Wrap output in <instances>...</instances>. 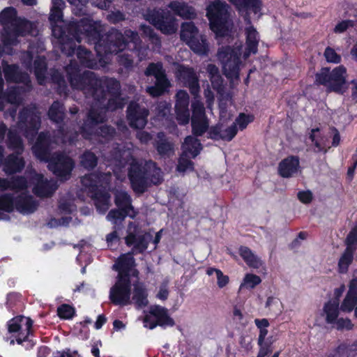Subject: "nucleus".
<instances>
[{"instance_id":"obj_61","label":"nucleus","mask_w":357,"mask_h":357,"mask_svg":"<svg viewBox=\"0 0 357 357\" xmlns=\"http://www.w3.org/2000/svg\"><path fill=\"white\" fill-rule=\"evenodd\" d=\"M137 137L139 139L140 141L143 142H146L150 139V135L145 132H139L137 134Z\"/></svg>"},{"instance_id":"obj_54","label":"nucleus","mask_w":357,"mask_h":357,"mask_svg":"<svg viewBox=\"0 0 357 357\" xmlns=\"http://www.w3.org/2000/svg\"><path fill=\"white\" fill-rule=\"evenodd\" d=\"M350 25L349 22L344 21L338 23L334 28V31L335 33H342L347 30V29Z\"/></svg>"},{"instance_id":"obj_2","label":"nucleus","mask_w":357,"mask_h":357,"mask_svg":"<svg viewBox=\"0 0 357 357\" xmlns=\"http://www.w3.org/2000/svg\"><path fill=\"white\" fill-rule=\"evenodd\" d=\"M206 16L210 27L216 38L229 36L232 30L230 20L229 6L220 0L210 2L206 7Z\"/></svg>"},{"instance_id":"obj_24","label":"nucleus","mask_w":357,"mask_h":357,"mask_svg":"<svg viewBox=\"0 0 357 357\" xmlns=\"http://www.w3.org/2000/svg\"><path fill=\"white\" fill-rule=\"evenodd\" d=\"M178 77L185 84H188L192 93L195 94L199 90L197 78L191 68L180 66L178 69Z\"/></svg>"},{"instance_id":"obj_31","label":"nucleus","mask_w":357,"mask_h":357,"mask_svg":"<svg viewBox=\"0 0 357 357\" xmlns=\"http://www.w3.org/2000/svg\"><path fill=\"white\" fill-rule=\"evenodd\" d=\"M206 70L213 89L219 92L222 84V79L219 74L218 68L213 64H208Z\"/></svg>"},{"instance_id":"obj_62","label":"nucleus","mask_w":357,"mask_h":357,"mask_svg":"<svg viewBox=\"0 0 357 357\" xmlns=\"http://www.w3.org/2000/svg\"><path fill=\"white\" fill-rule=\"evenodd\" d=\"M345 290V287L344 285H341L339 287L336 288L334 291V295L336 297L337 300L338 301V298L342 295Z\"/></svg>"},{"instance_id":"obj_32","label":"nucleus","mask_w":357,"mask_h":357,"mask_svg":"<svg viewBox=\"0 0 357 357\" xmlns=\"http://www.w3.org/2000/svg\"><path fill=\"white\" fill-rule=\"evenodd\" d=\"M24 165L22 158L11 155L5 164L4 170L8 174H12L20 171L24 167Z\"/></svg>"},{"instance_id":"obj_21","label":"nucleus","mask_w":357,"mask_h":357,"mask_svg":"<svg viewBox=\"0 0 357 357\" xmlns=\"http://www.w3.org/2000/svg\"><path fill=\"white\" fill-rule=\"evenodd\" d=\"M357 304V271H355L354 279L351 281L349 289L343 299L340 310L344 312H351Z\"/></svg>"},{"instance_id":"obj_27","label":"nucleus","mask_w":357,"mask_h":357,"mask_svg":"<svg viewBox=\"0 0 357 357\" xmlns=\"http://www.w3.org/2000/svg\"><path fill=\"white\" fill-rule=\"evenodd\" d=\"M310 138L314 145L317 148L318 151L325 150L327 146V137L319 128H314L311 130Z\"/></svg>"},{"instance_id":"obj_63","label":"nucleus","mask_w":357,"mask_h":357,"mask_svg":"<svg viewBox=\"0 0 357 357\" xmlns=\"http://www.w3.org/2000/svg\"><path fill=\"white\" fill-rule=\"evenodd\" d=\"M205 96L207 99L208 107L211 108V104L213 100V96L212 95L211 91H209V90L206 91Z\"/></svg>"},{"instance_id":"obj_60","label":"nucleus","mask_w":357,"mask_h":357,"mask_svg":"<svg viewBox=\"0 0 357 357\" xmlns=\"http://www.w3.org/2000/svg\"><path fill=\"white\" fill-rule=\"evenodd\" d=\"M105 321H106V318L104 316H102V315L98 316V319L96 320V321L95 323V327L97 329L100 328L102 327V326L105 323Z\"/></svg>"},{"instance_id":"obj_3","label":"nucleus","mask_w":357,"mask_h":357,"mask_svg":"<svg viewBox=\"0 0 357 357\" xmlns=\"http://www.w3.org/2000/svg\"><path fill=\"white\" fill-rule=\"evenodd\" d=\"M136 280L119 278L115 285L111 289L109 298L116 305H126L130 303V284L135 286L133 300L139 307L148 304L146 291L141 284H135Z\"/></svg>"},{"instance_id":"obj_4","label":"nucleus","mask_w":357,"mask_h":357,"mask_svg":"<svg viewBox=\"0 0 357 357\" xmlns=\"http://www.w3.org/2000/svg\"><path fill=\"white\" fill-rule=\"evenodd\" d=\"M110 175H97L90 174L82 178V183L85 187L86 190L91 192V195L95 201V204L97 209L104 213L106 211L109 206V197L107 192L102 191V189H98V187L105 188L108 183Z\"/></svg>"},{"instance_id":"obj_45","label":"nucleus","mask_w":357,"mask_h":357,"mask_svg":"<svg viewBox=\"0 0 357 357\" xmlns=\"http://www.w3.org/2000/svg\"><path fill=\"white\" fill-rule=\"evenodd\" d=\"M42 145V135H40L38 137V143L33 147V151L36 156L38 158L41 160H45L47 159L46 152L43 151V153L40 151V146Z\"/></svg>"},{"instance_id":"obj_26","label":"nucleus","mask_w":357,"mask_h":357,"mask_svg":"<svg viewBox=\"0 0 357 357\" xmlns=\"http://www.w3.org/2000/svg\"><path fill=\"white\" fill-rule=\"evenodd\" d=\"M169 8L177 15L183 17L192 18L195 16L194 9L183 2L173 1L169 4Z\"/></svg>"},{"instance_id":"obj_18","label":"nucleus","mask_w":357,"mask_h":357,"mask_svg":"<svg viewBox=\"0 0 357 357\" xmlns=\"http://www.w3.org/2000/svg\"><path fill=\"white\" fill-rule=\"evenodd\" d=\"M189 96L184 91H179L176 94L175 105L176 118L178 123L185 125L190 120V111L188 109Z\"/></svg>"},{"instance_id":"obj_14","label":"nucleus","mask_w":357,"mask_h":357,"mask_svg":"<svg viewBox=\"0 0 357 357\" xmlns=\"http://www.w3.org/2000/svg\"><path fill=\"white\" fill-rule=\"evenodd\" d=\"M192 127L195 134L202 135L208 128V122L205 116L203 104L198 100L192 103Z\"/></svg>"},{"instance_id":"obj_42","label":"nucleus","mask_w":357,"mask_h":357,"mask_svg":"<svg viewBox=\"0 0 357 357\" xmlns=\"http://www.w3.org/2000/svg\"><path fill=\"white\" fill-rule=\"evenodd\" d=\"M253 121V116L251 115H245L241 114L236 119V122L234 124L238 126L240 130L245 129L247 126Z\"/></svg>"},{"instance_id":"obj_29","label":"nucleus","mask_w":357,"mask_h":357,"mask_svg":"<svg viewBox=\"0 0 357 357\" xmlns=\"http://www.w3.org/2000/svg\"><path fill=\"white\" fill-rule=\"evenodd\" d=\"M79 30L89 36H100L101 31L100 24L91 20L82 21L79 25Z\"/></svg>"},{"instance_id":"obj_20","label":"nucleus","mask_w":357,"mask_h":357,"mask_svg":"<svg viewBox=\"0 0 357 357\" xmlns=\"http://www.w3.org/2000/svg\"><path fill=\"white\" fill-rule=\"evenodd\" d=\"M148 112L136 103H131L128 109V118L132 127L142 128L146 123Z\"/></svg>"},{"instance_id":"obj_30","label":"nucleus","mask_w":357,"mask_h":357,"mask_svg":"<svg viewBox=\"0 0 357 357\" xmlns=\"http://www.w3.org/2000/svg\"><path fill=\"white\" fill-rule=\"evenodd\" d=\"M237 133V130L235 124H232L228 128H223L222 125H219L213 129V135L215 137L218 136L220 138L230 141Z\"/></svg>"},{"instance_id":"obj_41","label":"nucleus","mask_w":357,"mask_h":357,"mask_svg":"<svg viewBox=\"0 0 357 357\" xmlns=\"http://www.w3.org/2000/svg\"><path fill=\"white\" fill-rule=\"evenodd\" d=\"M81 163L85 168H92L96 165V158L92 153H86L82 157Z\"/></svg>"},{"instance_id":"obj_12","label":"nucleus","mask_w":357,"mask_h":357,"mask_svg":"<svg viewBox=\"0 0 357 357\" xmlns=\"http://www.w3.org/2000/svg\"><path fill=\"white\" fill-rule=\"evenodd\" d=\"M14 202L13 199L8 195L0 197V210L10 212L14 208ZM36 204L32 200L31 197H26L20 199L15 204L16 208L22 213H30L36 208Z\"/></svg>"},{"instance_id":"obj_50","label":"nucleus","mask_w":357,"mask_h":357,"mask_svg":"<svg viewBox=\"0 0 357 357\" xmlns=\"http://www.w3.org/2000/svg\"><path fill=\"white\" fill-rule=\"evenodd\" d=\"M298 198L303 204H308L312 199V194L310 190L301 191L298 193Z\"/></svg>"},{"instance_id":"obj_5","label":"nucleus","mask_w":357,"mask_h":357,"mask_svg":"<svg viewBox=\"0 0 357 357\" xmlns=\"http://www.w3.org/2000/svg\"><path fill=\"white\" fill-rule=\"evenodd\" d=\"M347 70L343 66L335 68L331 72L324 68L317 75V81L333 91L338 93H343L347 88Z\"/></svg>"},{"instance_id":"obj_53","label":"nucleus","mask_w":357,"mask_h":357,"mask_svg":"<svg viewBox=\"0 0 357 357\" xmlns=\"http://www.w3.org/2000/svg\"><path fill=\"white\" fill-rule=\"evenodd\" d=\"M267 334H268L267 328H261L259 330V337H258V344H261L262 342H273L269 338H267V339L266 338Z\"/></svg>"},{"instance_id":"obj_59","label":"nucleus","mask_w":357,"mask_h":357,"mask_svg":"<svg viewBox=\"0 0 357 357\" xmlns=\"http://www.w3.org/2000/svg\"><path fill=\"white\" fill-rule=\"evenodd\" d=\"M167 296H168V290L165 287L160 288L159 292L157 294V297L162 300L166 299L167 298Z\"/></svg>"},{"instance_id":"obj_35","label":"nucleus","mask_w":357,"mask_h":357,"mask_svg":"<svg viewBox=\"0 0 357 357\" xmlns=\"http://www.w3.org/2000/svg\"><path fill=\"white\" fill-rule=\"evenodd\" d=\"M261 282L259 276L252 273H248L245 275L243 282L240 285V289H253Z\"/></svg>"},{"instance_id":"obj_11","label":"nucleus","mask_w":357,"mask_h":357,"mask_svg":"<svg viewBox=\"0 0 357 357\" xmlns=\"http://www.w3.org/2000/svg\"><path fill=\"white\" fill-rule=\"evenodd\" d=\"M146 75H153L156 79L155 86L147 88V92L152 96H158L168 87L169 83L165 78L160 63H151L146 70Z\"/></svg>"},{"instance_id":"obj_55","label":"nucleus","mask_w":357,"mask_h":357,"mask_svg":"<svg viewBox=\"0 0 357 357\" xmlns=\"http://www.w3.org/2000/svg\"><path fill=\"white\" fill-rule=\"evenodd\" d=\"M142 29L144 33L146 35H147L148 36H149L150 38L152 39L153 43H154L155 44L158 43V38L156 36H155V35L153 33L152 30L151 29V28L149 26H142Z\"/></svg>"},{"instance_id":"obj_40","label":"nucleus","mask_w":357,"mask_h":357,"mask_svg":"<svg viewBox=\"0 0 357 357\" xmlns=\"http://www.w3.org/2000/svg\"><path fill=\"white\" fill-rule=\"evenodd\" d=\"M57 312L62 319H70L75 314V310L73 307L63 304L58 308Z\"/></svg>"},{"instance_id":"obj_57","label":"nucleus","mask_w":357,"mask_h":357,"mask_svg":"<svg viewBox=\"0 0 357 357\" xmlns=\"http://www.w3.org/2000/svg\"><path fill=\"white\" fill-rule=\"evenodd\" d=\"M45 63L44 60H40V66L36 67V75L38 77V79L40 82H41V81H42V77H40V74H42V72L43 71V70H45Z\"/></svg>"},{"instance_id":"obj_13","label":"nucleus","mask_w":357,"mask_h":357,"mask_svg":"<svg viewBox=\"0 0 357 357\" xmlns=\"http://www.w3.org/2000/svg\"><path fill=\"white\" fill-rule=\"evenodd\" d=\"M31 326L32 321L31 319L24 316L16 317L8 324L9 333L14 334L19 344L28 337Z\"/></svg>"},{"instance_id":"obj_1","label":"nucleus","mask_w":357,"mask_h":357,"mask_svg":"<svg viewBox=\"0 0 357 357\" xmlns=\"http://www.w3.org/2000/svg\"><path fill=\"white\" fill-rule=\"evenodd\" d=\"M246 48L242 54L241 44L222 47L218 52V59L222 66L225 76L234 82L238 79L239 71L243 60H245L250 54H255L259 41L258 33L256 29L249 26L245 29Z\"/></svg>"},{"instance_id":"obj_15","label":"nucleus","mask_w":357,"mask_h":357,"mask_svg":"<svg viewBox=\"0 0 357 357\" xmlns=\"http://www.w3.org/2000/svg\"><path fill=\"white\" fill-rule=\"evenodd\" d=\"M134 266L135 260L130 253L122 255L114 265L119 271V278L137 280L138 271Z\"/></svg>"},{"instance_id":"obj_58","label":"nucleus","mask_w":357,"mask_h":357,"mask_svg":"<svg viewBox=\"0 0 357 357\" xmlns=\"http://www.w3.org/2000/svg\"><path fill=\"white\" fill-rule=\"evenodd\" d=\"M84 54V56L83 57V61H82V63H86L88 66H90V64H88L86 63V61L85 60L88 59L89 58V56H90V52H87L86 50H83V49H79L78 50V52H77V55L79 57H81V54Z\"/></svg>"},{"instance_id":"obj_22","label":"nucleus","mask_w":357,"mask_h":357,"mask_svg":"<svg viewBox=\"0 0 357 357\" xmlns=\"http://www.w3.org/2000/svg\"><path fill=\"white\" fill-rule=\"evenodd\" d=\"M33 182L35 184L33 192L41 197L51 195L56 188V185L53 181L44 180L43 176L39 174L34 176Z\"/></svg>"},{"instance_id":"obj_33","label":"nucleus","mask_w":357,"mask_h":357,"mask_svg":"<svg viewBox=\"0 0 357 357\" xmlns=\"http://www.w3.org/2000/svg\"><path fill=\"white\" fill-rule=\"evenodd\" d=\"M5 76L8 81L18 82H27L28 77L26 75H20L17 68L15 66H8L5 69Z\"/></svg>"},{"instance_id":"obj_23","label":"nucleus","mask_w":357,"mask_h":357,"mask_svg":"<svg viewBox=\"0 0 357 357\" xmlns=\"http://www.w3.org/2000/svg\"><path fill=\"white\" fill-rule=\"evenodd\" d=\"M298 166L299 161L297 158L288 157L279 164L278 171L282 177H290L297 172Z\"/></svg>"},{"instance_id":"obj_28","label":"nucleus","mask_w":357,"mask_h":357,"mask_svg":"<svg viewBox=\"0 0 357 357\" xmlns=\"http://www.w3.org/2000/svg\"><path fill=\"white\" fill-rule=\"evenodd\" d=\"M239 254L245 262L250 267L258 268L262 264L260 259L247 247H241Z\"/></svg>"},{"instance_id":"obj_49","label":"nucleus","mask_w":357,"mask_h":357,"mask_svg":"<svg viewBox=\"0 0 357 357\" xmlns=\"http://www.w3.org/2000/svg\"><path fill=\"white\" fill-rule=\"evenodd\" d=\"M336 326L340 329H351L353 327V324L349 319H338L335 321Z\"/></svg>"},{"instance_id":"obj_43","label":"nucleus","mask_w":357,"mask_h":357,"mask_svg":"<svg viewBox=\"0 0 357 357\" xmlns=\"http://www.w3.org/2000/svg\"><path fill=\"white\" fill-rule=\"evenodd\" d=\"M138 36L136 33L128 30L125 32V43H128V45H132V47H130V49H135L137 46V42H138Z\"/></svg>"},{"instance_id":"obj_10","label":"nucleus","mask_w":357,"mask_h":357,"mask_svg":"<svg viewBox=\"0 0 357 357\" xmlns=\"http://www.w3.org/2000/svg\"><path fill=\"white\" fill-rule=\"evenodd\" d=\"M144 326L150 329L154 328L157 325L161 326H172L174 322L167 314V311L160 306H153L150 308L149 314L144 319Z\"/></svg>"},{"instance_id":"obj_25","label":"nucleus","mask_w":357,"mask_h":357,"mask_svg":"<svg viewBox=\"0 0 357 357\" xmlns=\"http://www.w3.org/2000/svg\"><path fill=\"white\" fill-rule=\"evenodd\" d=\"M338 314L339 302L337 301H329L324 305L322 315L328 324H334Z\"/></svg>"},{"instance_id":"obj_9","label":"nucleus","mask_w":357,"mask_h":357,"mask_svg":"<svg viewBox=\"0 0 357 357\" xmlns=\"http://www.w3.org/2000/svg\"><path fill=\"white\" fill-rule=\"evenodd\" d=\"M125 240L126 245L132 247L133 252L141 253L147 248L148 244L152 240V236L130 225Z\"/></svg>"},{"instance_id":"obj_7","label":"nucleus","mask_w":357,"mask_h":357,"mask_svg":"<svg viewBox=\"0 0 357 357\" xmlns=\"http://www.w3.org/2000/svg\"><path fill=\"white\" fill-rule=\"evenodd\" d=\"M182 147L183 155L178 161L177 169L181 172L192 171L193 169V164L188 159V158H194L197 156L202 149L201 144L197 139L189 136L185 139V142Z\"/></svg>"},{"instance_id":"obj_19","label":"nucleus","mask_w":357,"mask_h":357,"mask_svg":"<svg viewBox=\"0 0 357 357\" xmlns=\"http://www.w3.org/2000/svg\"><path fill=\"white\" fill-rule=\"evenodd\" d=\"M73 167L70 158L66 155H59L52 158L49 164V168L54 174L61 178L66 179Z\"/></svg>"},{"instance_id":"obj_39","label":"nucleus","mask_w":357,"mask_h":357,"mask_svg":"<svg viewBox=\"0 0 357 357\" xmlns=\"http://www.w3.org/2000/svg\"><path fill=\"white\" fill-rule=\"evenodd\" d=\"M16 16V11L13 8L4 9L0 14V21L3 24L12 23Z\"/></svg>"},{"instance_id":"obj_16","label":"nucleus","mask_w":357,"mask_h":357,"mask_svg":"<svg viewBox=\"0 0 357 357\" xmlns=\"http://www.w3.org/2000/svg\"><path fill=\"white\" fill-rule=\"evenodd\" d=\"M129 178L133 190L137 193L143 192L147 185L141 165L138 164L133 158L129 159Z\"/></svg>"},{"instance_id":"obj_34","label":"nucleus","mask_w":357,"mask_h":357,"mask_svg":"<svg viewBox=\"0 0 357 357\" xmlns=\"http://www.w3.org/2000/svg\"><path fill=\"white\" fill-rule=\"evenodd\" d=\"M231 3L238 9L248 8L252 7L255 13H257L260 8L259 0H229Z\"/></svg>"},{"instance_id":"obj_48","label":"nucleus","mask_w":357,"mask_h":357,"mask_svg":"<svg viewBox=\"0 0 357 357\" xmlns=\"http://www.w3.org/2000/svg\"><path fill=\"white\" fill-rule=\"evenodd\" d=\"M272 343L273 342H268L258 344L260 347V349L257 355V357H266L267 355H268L272 351V349L271 348Z\"/></svg>"},{"instance_id":"obj_52","label":"nucleus","mask_w":357,"mask_h":357,"mask_svg":"<svg viewBox=\"0 0 357 357\" xmlns=\"http://www.w3.org/2000/svg\"><path fill=\"white\" fill-rule=\"evenodd\" d=\"M61 10H61V9L52 8L51 12H50V19L51 20L55 21V22L60 20L61 18V16H62Z\"/></svg>"},{"instance_id":"obj_46","label":"nucleus","mask_w":357,"mask_h":357,"mask_svg":"<svg viewBox=\"0 0 357 357\" xmlns=\"http://www.w3.org/2000/svg\"><path fill=\"white\" fill-rule=\"evenodd\" d=\"M325 57L328 62L339 63L340 56L335 52L334 50L328 47L324 52Z\"/></svg>"},{"instance_id":"obj_8","label":"nucleus","mask_w":357,"mask_h":357,"mask_svg":"<svg viewBox=\"0 0 357 357\" xmlns=\"http://www.w3.org/2000/svg\"><path fill=\"white\" fill-rule=\"evenodd\" d=\"M116 204L119 210L111 211L107 216V219L113 224L116 225L123 220L126 215L134 217L135 213L130 204V199L124 191H118L116 194Z\"/></svg>"},{"instance_id":"obj_17","label":"nucleus","mask_w":357,"mask_h":357,"mask_svg":"<svg viewBox=\"0 0 357 357\" xmlns=\"http://www.w3.org/2000/svg\"><path fill=\"white\" fill-rule=\"evenodd\" d=\"M149 21L165 34L175 33L178 29V24L174 19L165 13H153L149 17Z\"/></svg>"},{"instance_id":"obj_44","label":"nucleus","mask_w":357,"mask_h":357,"mask_svg":"<svg viewBox=\"0 0 357 357\" xmlns=\"http://www.w3.org/2000/svg\"><path fill=\"white\" fill-rule=\"evenodd\" d=\"M8 140L10 146L16 149L18 153L22 150L21 140L13 131H10L8 133Z\"/></svg>"},{"instance_id":"obj_47","label":"nucleus","mask_w":357,"mask_h":357,"mask_svg":"<svg viewBox=\"0 0 357 357\" xmlns=\"http://www.w3.org/2000/svg\"><path fill=\"white\" fill-rule=\"evenodd\" d=\"M106 241L108 246L111 248H114L118 245L119 243V237L116 231L109 234L106 237Z\"/></svg>"},{"instance_id":"obj_56","label":"nucleus","mask_w":357,"mask_h":357,"mask_svg":"<svg viewBox=\"0 0 357 357\" xmlns=\"http://www.w3.org/2000/svg\"><path fill=\"white\" fill-rule=\"evenodd\" d=\"M255 323L259 330L261 328H266L269 326L268 321L266 319H256L255 320Z\"/></svg>"},{"instance_id":"obj_51","label":"nucleus","mask_w":357,"mask_h":357,"mask_svg":"<svg viewBox=\"0 0 357 357\" xmlns=\"http://www.w3.org/2000/svg\"><path fill=\"white\" fill-rule=\"evenodd\" d=\"M172 149V145L167 142H162L158 146V151L161 155L169 154Z\"/></svg>"},{"instance_id":"obj_64","label":"nucleus","mask_w":357,"mask_h":357,"mask_svg":"<svg viewBox=\"0 0 357 357\" xmlns=\"http://www.w3.org/2000/svg\"><path fill=\"white\" fill-rule=\"evenodd\" d=\"M155 174L157 176V178H153L151 179V182L154 184H158L160 183L161 179V171L159 169H155Z\"/></svg>"},{"instance_id":"obj_38","label":"nucleus","mask_w":357,"mask_h":357,"mask_svg":"<svg viewBox=\"0 0 357 357\" xmlns=\"http://www.w3.org/2000/svg\"><path fill=\"white\" fill-rule=\"evenodd\" d=\"M63 115V109L62 105L58 102H54L49 110V116L50 119L58 122L62 119Z\"/></svg>"},{"instance_id":"obj_36","label":"nucleus","mask_w":357,"mask_h":357,"mask_svg":"<svg viewBox=\"0 0 357 357\" xmlns=\"http://www.w3.org/2000/svg\"><path fill=\"white\" fill-rule=\"evenodd\" d=\"M26 187V182L23 178H19L11 183L0 179V190L11 188L13 189H22Z\"/></svg>"},{"instance_id":"obj_37","label":"nucleus","mask_w":357,"mask_h":357,"mask_svg":"<svg viewBox=\"0 0 357 357\" xmlns=\"http://www.w3.org/2000/svg\"><path fill=\"white\" fill-rule=\"evenodd\" d=\"M206 273L210 276H212L213 275H215L216 279H217V283L220 288L224 287L229 282L228 276L225 275L222 273V272L219 269L209 268L207 269Z\"/></svg>"},{"instance_id":"obj_6","label":"nucleus","mask_w":357,"mask_h":357,"mask_svg":"<svg viewBox=\"0 0 357 357\" xmlns=\"http://www.w3.org/2000/svg\"><path fill=\"white\" fill-rule=\"evenodd\" d=\"M181 38L185 41L195 52L204 54L208 50L205 38L199 35L197 29L191 22L182 24Z\"/></svg>"}]
</instances>
